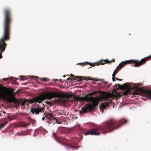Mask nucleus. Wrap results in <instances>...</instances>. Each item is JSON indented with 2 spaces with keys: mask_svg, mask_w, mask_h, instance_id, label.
Returning a JSON list of instances; mask_svg holds the SVG:
<instances>
[{
  "mask_svg": "<svg viewBox=\"0 0 151 151\" xmlns=\"http://www.w3.org/2000/svg\"><path fill=\"white\" fill-rule=\"evenodd\" d=\"M8 79H9L8 78H4L3 79V80H4V81H6L7 80H8Z\"/></svg>",
  "mask_w": 151,
  "mask_h": 151,
  "instance_id": "nucleus-23",
  "label": "nucleus"
},
{
  "mask_svg": "<svg viewBox=\"0 0 151 151\" xmlns=\"http://www.w3.org/2000/svg\"><path fill=\"white\" fill-rule=\"evenodd\" d=\"M82 113V111H80V114Z\"/></svg>",
  "mask_w": 151,
  "mask_h": 151,
  "instance_id": "nucleus-31",
  "label": "nucleus"
},
{
  "mask_svg": "<svg viewBox=\"0 0 151 151\" xmlns=\"http://www.w3.org/2000/svg\"><path fill=\"white\" fill-rule=\"evenodd\" d=\"M58 101V100L55 99L54 101V103H57Z\"/></svg>",
  "mask_w": 151,
  "mask_h": 151,
  "instance_id": "nucleus-25",
  "label": "nucleus"
},
{
  "mask_svg": "<svg viewBox=\"0 0 151 151\" xmlns=\"http://www.w3.org/2000/svg\"><path fill=\"white\" fill-rule=\"evenodd\" d=\"M46 103L47 104H48L49 102H46Z\"/></svg>",
  "mask_w": 151,
  "mask_h": 151,
  "instance_id": "nucleus-33",
  "label": "nucleus"
},
{
  "mask_svg": "<svg viewBox=\"0 0 151 151\" xmlns=\"http://www.w3.org/2000/svg\"><path fill=\"white\" fill-rule=\"evenodd\" d=\"M20 76V77H21V80H24V79L23 78V76Z\"/></svg>",
  "mask_w": 151,
  "mask_h": 151,
  "instance_id": "nucleus-24",
  "label": "nucleus"
},
{
  "mask_svg": "<svg viewBox=\"0 0 151 151\" xmlns=\"http://www.w3.org/2000/svg\"><path fill=\"white\" fill-rule=\"evenodd\" d=\"M117 86H118L117 88L118 89H119L121 90H124L125 89H127V91L124 92V94H126L129 92L128 89H129V87L126 83H124V84L122 85H120L119 84H117L116 85V87Z\"/></svg>",
  "mask_w": 151,
  "mask_h": 151,
  "instance_id": "nucleus-11",
  "label": "nucleus"
},
{
  "mask_svg": "<svg viewBox=\"0 0 151 151\" xmlns=\"http://www.w3.org/2000/svg\"><path fill=\"white\" fill-rule=\"evenodd\" d=\"M116 75V74L113 72V74H112V77H115V76Z\"/></svg>",
  "mask_w": 151,
  "mask_h": 151,
  "instance_id": "nucleus-22",
  "label": "nucleus"
},
{
  "mask_svg": "<svg viewBox=\"0 0 151 151\" xmlns=\"http://www.w3.org/2000/svg\"><path fill=\"white\" fill-rule=\"evenodd\" d=\"M115 60L114 59H112V60H111V61H109H109H108V62H109V63H111V62H114L115 61Z\"/></svg>",
  "mask_w": 151,
  "mask_h": 151,
  "instance_id": "nucleus-21",
  "label": "nucleus"
},
{
  "mask_svg": "<svg viewBox=\"0 0 151 151\" xmlns=\"http://www.w3.org/2000/svg\"><path fill=\"white\" fill-rule=\"evenodd\" d=\"M68 98H67L64 101L65 102H66L67 101H68Z\"/></svg>",
  "mask_w": 151,
  "mask_h": 151,
  "instance_id": "nucleus-27",
  "label": "nucleus"
},
{
  "mask_svg": "<svg viewBox=\"0 0 151 151\" xmlns=\"http://www.w3.org/2000/svg\"><path fill=\"white\" fill-rule=\"evenodd\" d=\"M91 68V67H90L88 68Z\"/></svg>",
  "mask_w": 151,
  "mask_h": 151,
  "instance_id": "nucleus-38",
  "label": "nucleus"
},
{
  "mask_svg": "<svg viewBox=\"0 0 151 151\" xmlns=\"http://www.w3.org/2000/svg\"><path fill=\"white\" fill-rule=\"evenodd\" d=\"M45 117L48 120L47 121V122L49 124L53 123L54 124L55 123H56L57 124H60V123L57 120L56 117L53 116V115L50 113H47L45 115Z\"/></svg>",
  "mask_w": 151,
  "mask_h": 151,
  "instance_id": "nucleus-10",
  "label": "nucleus"
},
{
  "mask_svg": "<svg viewBox=\"0 0 151 151\" xmlns=\"http://www.w3.org/2000/svg\"><path fill=\"white\" fill-rule=\"evenodd\" d=\"M117 80L119 81H122V79H120L119 78H118V79H117Z\"/></svg>",
  "mask_w": 151,
  "mask_h": 151,
  "instance_id": "nucleus-28",
  "label": "nucleus"
},
{
  "mask_svg": "<svg viewBox=\"0 0 151 151\" xmlns=\"http://www.w3.org/2000/svg\"><path fill=\"white\" fill-rule=\"evenodd\" d=\"M4 15L3 37L0 39V59L2 58V54L5 51L7 45L5 42L10 39L11 24L12 21L10 9H5L4 10Z\"/></svg>",
  "mask_w": 151,
  "mask_h": 151,
  "instance_id": "nucleus-2",
  "label": "nucleus"
},
{
  "mask_svg": "<svg viewBox=\"0 0 151 151\" xmlns=\"http://www.w3.org/2000/svg\"><path fill=\"white\" fill-rule=\"evenodd\" d=\"M70 75H71V76L69 78H67V80H70L71 81V79L73 78H75V76H74L73 75V74H71Z\"/></svg>",
  "mask_w": 151,
  "mask_h": 151,
  "instance_id": "nucleus-18",
  "label": "nucleus"
},
{
  "mask_svg": "<svg viewBox=\"0 0 151 151\" xmlns=\"http://www.w3.org/2000/svg\"><path fill=\"white\" fill-rule=\"evenodd\" d=\"M116 79V80H117V79H118V78H115V79Z\"/></svg>",
  "mask_w": 151,
  "mask_h": 151,
  "instance_id": "nucleus-32",
  "label": "nucleus"
},
{
  "mask_svg": "<svg viewBox=\"0 0 151 151\" xmlns=\"http://www.w3.org/2000/svg\"><path fill=\"white\" fill-rule=\"evenodd\" d=\"M30 125V123H27V124H23L22 125V126L23 127H27L28 125Z\"/></svg>",
  "mask_w": 151,
  "mask_h": 151,
  "instance_id": "nucleus-19",
  "label": "nucleus"
},
{
  "mask_svg": "<svg viewBox=\"0 0 151 151\" xmlns=\"http://www.w3.org/2000/svg\"><path fill=\"white\" fill-rule=\"evenodd\" d=\"M104 99H105V97H104Z\"/></svg>",
  "mask_w": 151,
  "mask_h": 151,
  "instance_id": "nucleus-41",
  "label": "nucleus"
},
{
  "mask_svg": "<svg viewBox=\"0 0 151 151\" xmlns=\"http://www.w3.org/2000/svg\"><path fill=\"white\" fill-rule=\"evenodd\" d=\"M63 77H65V75H64V76H63Z\"/></svg>",
  "mask_w": 151,
  "mask_h": 151,
  "instance_id": "nucleus-34",
  "label": "nucleus"
},
{
  "mask_svg": "<svg viewBox=\"0 0 151 151\" xmlns=\"http://www.w3.org/2000/svg\"><path fill=\"white\" fill-rule=\"evenodd\" d=\"M52 136L53 137L55 140L60 143V144L63 145V146L67 147L69 148H72L73 149L76 148V147L69 145L67 143H65L64 142L66 141L67 139L65 138H59L56 135V133L53 132L52 134Z\"/></svg>",
  "mask_w": 151,
  "mask_h": 151,
  "instance_id": "nucleus-8",
  "label": "nucleus"
},
{
  "mask_svg": "<svg viewBox=\"0 0 151 151\" xmlns=\"http://www.w3.org/2000/svg\"><path fill=\"white\" fill-rule=\"evenodd\" d=\"M77 64L81 65L82 66H84L85 65H87L88 64H89L90 65L93 66H94V64H89V63H88V62H86L84 63H78Z\"/></svg>",
  "mask_w": 151,
  "mask_h": 151,
  "instance_id": "nucleus-14",
  "label": "nucleus"
},
{
  "mask_svg": "<svg viewBox=\"0 0 151 151\" xmlns=\"http://www.w3.org/2000/svg\"><path fill=\"white\" fill-rule=\"evenodd\" d=\"M16 84H18L19 83H16Z\"/></svg>",
  "mask_w": 151,
  "mask_h": 151,
  "instance_id": "nucleus-37",
  "label": "nucleus"
},
{
  "mask_svg": "<svg viewBox=\"0 0 151 151\" xmlns=\"http://www.w3.org/2000/svg\"><path fill=\"white\" fill-rule=\"evenodd\" d=\"M7 123H8L7 122H5L4 123H3L1 124L0 125V128L2 129V128H3L4 127V126L6 124H7Z\"/></svg>",
  "mask_w": 151,
  "mask_h": 151,
  "instance_id": "nucleus-17",
  "label": "nucleus"
},
{
  "mask_svg": "<svg viewBox=\"0 0 151 151\" xmlns=\"http://www.w3.org/2000/svg\"><path fill=\"white\" fill-rule=\"evenodd\" d=\"M61 81H62V80H61V79L60 80V82H61Z\"/></svg>",
  "mask_w": 151,
  "mask_h": 151,
  "instance_id": "nucleus-36",
  "label": "nucleus"
},
{
  "mask_svg": "<svg viewBox=\"0 0 151 151\" xmlns=\"http://www.w3.org/2000/svg\"><path fill=\"white\" fill-rule=\"evenodd\" d=\"M39 79L41 81H44L45 82H47L48 80V78H39Z\"/></svg>",
  "mask_w": 151,
  "mask_h": 151,
  "instance_id": "nucleus-16",
  "label": "nucleus"
},
{
  "mask_svg": "<svg viewBox=\"0 0 151 151\" xmlns=\"http://www.w3.org/2000/svg\"><path fill=\"white\" fill-rule=\"evenodd\" d=\"M100 110H101V107L100 106Z\"/></svg>",
  "mask_w": 151,
  "mask_h": 151,
  "instance_id": "nucleus-35",
  "label": "nucleus"
},
{
  "mask_svg": "<svg viewBox=\"0 0 151 151\" xmlns=\"http://www.w3.org/2000/svg\"><path fill=\"white\" fill-rule=\"evenodd\" d=\"M111 101H109L108 102H105L102 103L101 104V107L102 109H103V111L104 109H105V108H106L107 107H109V103L111 102Z\"/></svg>",
  "mask_w": 151,
  "mask_h": 151,
  "instance_id": "nucleus-12",
  "label": "nucleus"
},
{
  "mask_svg": "<svg viewBox=\"0 0 151 151\" xmlns=\"http://www.w3.org/2000/svg\"><path fill=\"white\" fill-rule=\"evenodd\" d=\"M132 94L133 95H141L144 94L149 99H151V91L145 90L141 88L136 87L133 89Z\"/></svg>",
  "mask_w": 151,
  "mask_h": 151,
  "instance_id": "nucleus-7",
  "label": "nucleus"
},
{
  "mask_svg": "<svg viewBox=\"0 0 151 151\" xmlns=\"http://www.w3.org/2000/svg\"><path fill=\"white\" fill-rule=\"evenodd\" d=\"M8 89L5 87L0 88V98L6 100L10 102L13 101L14 103L18 104L24 105L29 104L27 100L22 101V100H17L14 98L12 99L9 97V94L8 92Z\"/></svg>",
  "mask_w": 151,
  "mask_h": 151,
  "instance_id": "nucleus-4",
  "label": "nucleus"
},
{
  "mask_svg": "<svg viewBox=\"0 0 151 151\" xmlns=\"http://www.w3.org/2000/svg\"><path fill=\"white\" fill-rule=\"evenodd\" d=\"M45 105L41 103L40 104H37V107L35 108L32 107L31 109V112L33 114H38L40 112H42L45 110Z\"/></svg>",
  "mask_w": 151,
  "mask_h": 151,
  "instance_id": "nucleus-9",
  "label": "nucleus"
},
{
  "mask_svg": "<svg viewBox=\"0 0 151 151\" xmlns=\"http://www.w3.org/2000/svg\"><path fill=\"white\" fill-rule=\"evenodd\" d=\"M45 117H43L42 118V120H44V119H45Z\"/></svg>",
  "mask_w": 151,
  "mask_h": 151,
  "instance_id": "nucleus-30",
  "label": "nucleus"
},
{
  "mask_svg": "<svg viewBox=\"0 0 151 151\" xmlns=\"http://www.w3.org/2000/svg\"><path fill=\"white\" fill-rule=\"evenodd\" d=\"M55 81V80H54V81ZM59 81L58 80V79H55V82H56V81Z\"/></svg>",
  "mask_w": 151,
  "mask_h": 151,
  "instance_id": "nucleus-29",
  "label": "nucleus"
},
{
  "mask_svg": "<svg viewBox=\"0 0 151 151\" xmlns=\"http://www.w3.org/2000/svg\"><path fill=\"white\" fill-rule=\"evenodd\" d=\"M109 60H102L100 61L99 64L103 65L105 63H109Z\"/></svg>",
  "mask_w": 151,
  "mask_h": 151,
  "instance_id": "nucleus-15",
  "label": "nucleus"
},
{
  "mask_svg": "<svg viewBox=\"0 0 151 151\" xmlns=\"http://www.w3.org/2000/svg\"><path fill=\"white\" fill-rule=\"evenodd\" d=\"M83 78V79H84V78L83 77H81L79 76H75V78H72L71 79V81L76 80L78 81H80L82 80V78Z\"/></svg>",
  "mask_w": 151,
  "mask_h": 151,
  "instance_id": "nucleus-13",
  "label": "nucleus"
},
{
  "mask_svg": "<svg viewBox=\"0 0 151 151\" xmlns=\"http://www.w3.org/2000/svg\"><path fill=\"white\" fill-rule=\"evenodd\" d=\"M91 80H93V81H100L101 80V79H96V78H92L91 79Z\"/></svg>",
  "mask_w": 151,
  "mask_h": 151,
  "instance_id": "nucleus-20",
  "label": "nucleus"
},
{
  "mask_svg": "<svg viewBox=\"0 0 151 151\" xmlns=\"http://www.w3.org/2000/svg\"><path fill=\"white\" fill-rule=\"evenodd\" d=\"M59 96L60 94L55 91L46 92L40 96H36L33 99H30L29 102L31 104L38 102L40 104L41 103H42V101L45 99H51Z\"/></svg>",
  "mask_w": 151,
  "mask_h": 151,
  "instance_id": "nucleus-6",
  "label": "nucleus"
},
{
  "mask_svg": "<svg viewBox=\"0 0 151 151\" xmlns=\"http://www.w3.org/2000/svg\"><path fill=\"white\" fill-rule=\"evenodd\" d=\"M104 99H105V97H104Z\"/></svg>",
  "mask_w": 151,
  "mask_h": 151,
  "instance_id": "nucleus-40",
  "label": "nucleus"
},
{
  "mask_svg": "<svg viewBox=\"0 0 151 151\" xmlns=\"http://www.w3.org/2000/svg\"><path fill=\"white\" fill-rule=\"evenodd\" d=\"M127 121L124 119L119 120H110L103 124L102 126L96 127L83 133L85 135H99L100 133L106 134L117 129L121 126L126 124Z\"/></svg>",
  "mask_w": 151,
  "mask_h": 151,
  "instance_id": "nucleus-1",
  "label": "nucleus"
},
{
  "mask_svg": "<svg viewBox=\"0 0 151 151\" xmlns=\"http://www.w3.org/2000/svg\"><path fill=\"white\" fill-rule=\"evenodd\" d=\"M115 77H112V79L113 81H115Z\"/></svg>",
  "mask_w": 151,
  "mask_h": 151,
  "instance_id": "nucleus-26",
  "label": "nucleus"
},
{
  "mask_svg": "<svg viewBox=\"0 0 151 151\" xmlns=\"http://www.w3.org/2000/svg\"><path fill=\"white\" fill-rule=\"evenodd\" d=\"M151 60V55L149 56L142 59L140 61L136 60H127L124 62H122L120 63L114 70V73L116 74L125 65L127 64H134L135 67H139L145 63V62L149 60Z\"/></svg>",
  "mask_w": 151,
  "mask_h": 151,
  "instance_id": "nucleus-5",
  "label": "nucleus"
},
{
  "mask_svg": "<svg viewBox=\"0 0 151 151\" xmlns=\"http://www.w3.org/2000/svg\"><path fill=\"white\" fill-rule=\"evenodd\" d=\"M99 92L98 91H96L92 93H89L83 97H80L79 96L75 95L73 94H70L69 96L73 97L75 99L80 101H91L92 103V104H86L83 107L81 108L83 112L86 113L88 111L90 112H91L92 110L94 109L95 107L98 105L99 102V98L94 97L91 96L94 95Z\"/></svg>",
  "mask_w": 151,
  "mask_h": 151,
  "instance_id": "nucleus-3",
  "label": "nucleus"
},
{
  "mask_svg": "<svg viewBox=\"0 0 151 151\" xmlns=\"http://www.w3.org/2000/svg\"><path fill=\"white\" fill-rule=\"evenodd\" d=\"M35 76H34V77L35 78Z\"/></svg>",
  "mask_w": 151,
  "mask_h": 151,
  "instance_id": "nucleus-39",
  "label": "nucleus"
}]
</instances>
